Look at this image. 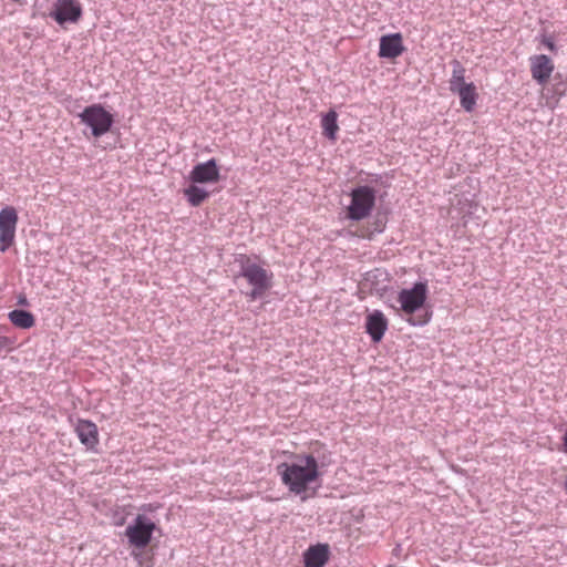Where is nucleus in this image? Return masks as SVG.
Here are the masks:
<instances>
[{
    "mask_svg": "<svg viewBox=\"0 0 567 567\" xmlns=\"http://www.w3.org/2000/svg\"><path fill=\"white\" fill-rule=\"evenodd\" d=\"M194 184H214L219 182L220 174L215 158H210L204 163L196 164L188 176Z\"/></svg>",
    "mask_w": 567,
    "mask_h": 567,
    "instance_id": "obj_9",
    "label": "nucleus"
},
{
    "mask_svg": "<svg viewBox=\"0 0 567 567\" xmlns=\"http://www.w3.org/2000/svg\"><path fill=\"white\" fill-rule=\"evenodd\" d=\"M322 134L330 141L337 140L338 126V114L334 110L328 111L321 118Z\"/></svg>",
    "mask_w": 567,
    "mask_h": 567,
    "instance_id": "obj_16",
    "label": "nucleus"
},
{
    "mask_svg": "<svg viewBox=\"0 0 567 567\" xmlns=\"http://www.w3.org/2000/svg\"><path fill=\"white\" fill-rule=\"evenodd\" d=\"M156 528L155 523L143 514H138L125 529L128 543L136 548H145Z\"/></svg>",
    "mask_w": 567,
    "mask_h": 567,
    "instance_id": "obj_6",
    "label": "nucleus"
},
{
    "mask_svg": "<svg viewBox=\"0 0 567 567\" xmlns=\"http://www.w3.org/2000/svg\"><path fill=\"white\" fill-rule=\"evenodd\" d=\"M324 458V456L316 457L312 453L300 454L293 462L278 464L276 470L282 484L291 493L301 495L306 493L311 483L317 482L322 475L320 468L328 465Z\"/></svg>",
    "mask_w": 567,
    "mask_h": 567,
    "instance_id": "obj_1",
    "label": "nucleus"
},
{
    "mask_svg": "<svg viewBox=\"0 0 567 567\" xmlns=\"http://www.w3.org/2000/svg\"><path fill=\"white\" fill-rule=\"evenodd\" d=\"M453 70H452V76L449 80V87L452 93H455L460 87H463L464 85H467L468 83L465 82V68L462 65V63L458 60H453L451 62Z\"/></svg>",
    "mask_w": 567,
    "mask_h": 567,
    "instance_id": "obj_17",
    "label": "nucleus"
},
{
    "mask_svg": "<svg viewBox=\"0 0 567 567\" xmlns=\"http://www.w3.org/2000/svg\"><path fill=\"white\" fill-rule=\"evenodd\" d=\"M365 281L370 284V289L380 291L383 290L385 287H379V282L381 281H388V272L382 269H373L371 271H368L365 274Z\"/></svg>",
    "mask_w": 567,
    "mask_h": 567,
    "instance_id": "obj_20",
    "label": "nucleus"
},
{
    "mask_svg": "<svg viewBox=\"0 0 567 567\" xmlns=\"http://www.w3.org/2000/svg\"><path fill=\"white\" fill-rule=\"evenodd\" d=\"M81 123L90 127L94 137L105 135L114 124V116L100 104H91L79 114Z\"/></svg>",
    "mask_w": 567,
    "mask_h": 567,
    "instance_id": "obj_4",
    "label": "nucleus"
},
{
    "mask_svg": "<svg viewBox=\"0 0 567 567\" xmlns=\"http://www.w3.org/2000/svg\"><path fill=\"white\" fill-rule=\"evenodd\" d=\"M388 326L389 321L381 310H373L365 318V332L374 343L383 339Z\"/></svg>",
    "mask_w": 567,
    "mask_h": 567,
    "instance_id": "obj_11",
    "label": "nucleus"
},
{
    "mask_svg": "<svg viewBox=\"0 0 567 567\" xmlns=\"http://www.w3.org/2000/svg\"><path fill=\"white\" fill-rule=\"evenodd\" d=\"M455 94L458 95L461 106L466 112H472L475 109L478 94L476 92V86L474 85L473 82L468 83L467 85H464L463 87H460V90H457Z\"/></svg>",
    "mask_w": 567,
    "mask_h": 567,
    "instance_id": "obj_15",
    "label": "nucleus"
},
{
    "mask_svg": "<svg viewBox=\"0 0 567 567\" xmlns=\"http://www.w3.org/2000/svg\"><path fill=\"white\" fill-rule=\"evenodd\" d=\"M7 327H2L0 324V352L4 350H9L13 347L14 340L8 336H4L3 332L7 330Z\"/></svg>",
    "mask_w": 567,
    "mask_h": 567,
    "instance_id": "obj_22",
    "label": "nucleus"
},
{
    "mask_svg": "<svg viewBox=\"0 0 567 567\" xmlns=\"http://www.w3.org/2000/svg\"><path fill=\"white\" fill-rule=\"evenodd\" d=\"M426 298V281H417L411 288L402 289L399 292L398 301L401 305V310L406 315H411V317L406 320L411 326L423 327L430 322V313H416L424 306Z\"/></svg>",
    "mask_w": 567,
    "mask_h": 567,
    "instance_id": "obj_2",
    "label": "nucleus"
},
{
    "mask_svg": "<svg viewBox=\"0 0 567 567\" xmlns=\"http://www.w3.org/2000/svg\"><path fill=\"white\" fill-rule=\"evenodd\" d=\"M532 78L540 85L548 82L554 63L546 54H535L529 58Z\"/></svg>",
    "mask_w": 567,
    "mask_h": 567,
    "instance_id": "obj_10",
    "label": "nucleus"
},
{
    "mask_svg": "<svg viewBox=\"0 0 567 567\" xmlns=\"http://www.w3.org/2000/svg\"><path fill=\"white\" fill-rule=\"evenodd\" d=\"M374 227H373V231L374 233H382L385 228V218L384 217H381V216H378L375 218V221H374Z\"/></svg>",
    "mask_w": 567,
    "mask_h": 567,
    "instance_id": "obj_23",
    "label": "nucleus"
},
{
    "mask_svg": "<svg viewBox=\"0 0 567 567\" xmlns=\"http://www.w3.org/2000/svg\"><path fill=\"white\" fill-rule=\"evenodd\" d=\"M564 452L567 453V430L563 436Z\"/></svg>",
    "mask_w": 567,
    "mask_h": 567,
    "instance_id": "obj_26",
    "label": "nucleus"
},
{
    "mask_svg": "<svg viewBox=\"0 0 567 567\" xmlns=\"http://www.w3.org/2000/svg\"><path fill=\"white\" fill-rule=\"evenodd\" d=\"M236 261L239 265V276L252 287L247 296L251 300L261 298L272 287L274 274L254 262L247 255H239Z\"/></svg>",
    "mask_w": 567,
    "mask_h": 567,
    "instance_id": "obj_3",
    "label": "nucleus"
},
{
    "mask_svg": "<svg viewBox=\"0 0 567 567\" xmlns=\"http://www.w3.org/2000/svg\"><path fill=\"white\" fill-rule=\"evenodd\" d=\"M82 6L78 0H56L50 17L63 25L65 23H75L82 17Z\"/></svg>",
    "mask_w": 567,
    "mask_h": 567,
    "instance_id": "obj_8",
    "label": "nucleus"
},
{
    "mask_svg": "<svg viewBox=\"0 0 567 567\" xmlns=\"http://www.w3.org/2000/svg\"><path fill=\"white\" fill-rule=\"evenodd\" d=\"M566 90H567V84H565V83H558L555 85V93H557L559 95H564Z\"/></svg>",
    "mask_w": 567,
    "mask_h": 567,
    "instance_id": "obj_24",
    "label": "nucleus"
},
{
    "mask_svg": "<svg viewBox=\"0 0 567 567\" xmlns=\"http://www.w3.org/2000/svg\"><path fill=\"white\" fill-rule=\"evenodd\" d=\"M80 442L87 449L94 450L99 444V430L95 423L90 420H79L75 426Z\"/></svg>",
    "mask_w": 567,
    "mask_h": 567,
    "instance_id": "obj_13",
    "label": "nucleus"
},
{
    "mask_svg": "<svg viewBox=\"0 0 567 567\" xmlns=\"http://www.w3.org/2000/svg\"><path fill=\"white\" fill-rule=\"evenodd\" d=\"M330 547L328 544L310 546L303 554L305 567H323L329 560Z\"/></svg>",
    "mask_w": 567,
    "mask_h": 567,
    "instance_id": "obj_14",
    "label": "nucleus"
},
{
    "mask_svg": "<svg viewBox=\"0 0 567 567\" xmlns=\"http://www.w3.org/2000/svg\"><path fill=\"white\" fill-rule=\"evenodd\" d=\"M18 305H20V306H28L29 303H28L27 298L23 296V297L19 298Z\"/></svg>",
    "mask_w": 567,
    "mask_h": 567,
    "instance_id": "obj_25",
    "label": "nucleus"
},
{
    "mask_svg": "<svg viewBox=\"0 0 567 567\" xmlns=\"http://www.w3.org/2000/svg\"><path fill=\"white\" fill-rule=\"evenodd\" d=\"M8 317L12 324L21 329H30L35 323L34 316L23 309H14L9 312Z\"/></svg>",
    "mask_w": 567,
    "mask_h": 567,
    "instance_id": "obj_18",
    "label": "nucleus"
},
{
    "mask_svg": "<svg viewBox=\"0 0 567 567\" xmlns=\"http://www.w3.org/2000/svg\"><path fill=\"white\" fill-rule=\"evenodd\" d=\"M184 196L190 206L198 207L209 197V193L205 188L192 183V185L184 189Z\"/></svg>",
    "mask_w": 567,
    "mask_h": 567,
    "instance_id": "obj_19",
    "label": "nucleus"
},
{
    "mask_svg": "<svg viewBox=\"0 0 567 567\" xmlns=\"http://www.w3.org/2000/svg\"><path fill=\"white\" fill-rule=\"evenodd\" d=\"M537 39L539 40V42L546 48L548 49L550 52L553 53H556L558 48L555 43V38L554 35L551 34H548L546 31H543L542 33H539V35L537 37Z\"/></svg>",
    "mask_w": 567,
    "mask_h": 567,
    "instance_id": "obj_21",
    "label": "nucleus"
},
{
    "mask_svg": "<svg viewBox=\"0 0 567 567\" xmlns=\"http://www.w3.org/2000/svg\"><path fill=\"white\" fill-rule=\"evenodd\" d=\"M17 224L16 208L7 206L0 210V251L4 252L13 244Z\"/></svg>",
    "mask_w": 567,
    "mask_h": 567,
    "instance_id": "obj_7",
    "label": "nucleus"
},
{
    "mask_svg": "<svg viewBox=\"0 0 567 567\" xmlns=\"http://www.w3.org/2000/svg\"><path fill=\"white\" fill-rule=\"evenodd\" d=\"M351 202L347 209V216L352 221H360L367 218L374 205L377 194L374 188L363 185L353 188L350 193Z\"/></svg>",
    "mask_w": 567,
    "mask_h": 567,
    "instance_id": "obj_5",
    "label": "nucleus"
},
{
    "mask_svg": "<svg viewBox=\"0 0 567 567\" xmlns=\"http://www.w3.org/2000/svg\"><path fill=\"white\" fill-rule=\"evenodd\" d=\"M403 38L401 33L382 35L379 44V56L382 59H395L404 52Z\"/></svg>",
    "mask_w": 567,
    "mask_h": 567,
    "instance_id": "obj_12",
    "label": "nucleus"
}]
</instances>
